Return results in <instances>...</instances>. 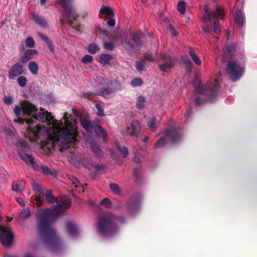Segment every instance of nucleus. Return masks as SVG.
Returning <instances> with one entry per match:
<instances>
[{
	"label": "nucleus",
	"mask_w": 257,
	"mask_h": 257,
	"mask_svg": "<svg viewBox=\"0 0 257 257\" xmlns=\"http://www.w3.org/2000/svg\"><path fill=\"white\" fill-rule=\"evenodd\" d=\"M21 107L15 106L14 113L17 117H20L21 110L28 115H32L36 120H43L46 116L47 126L41 127L40 125L35 127L29 126L28 129V137L31 142H35L42 137L49 140L53 147H58L62 152L70 147H75L77 142V128L76 122L66 121L65 125L54 119L50 113L48 111L37 112L36 106L31 103L25 101L21 103Z\"/></svg>",
	"instance_id": "obj_1"
},
{
	"label": "nucleus",
	"mask_w": 257,
	"mask_h": 257,
	"mask_svg": "<svg viewBox=\"0 0 257 257\" xmlns=\"http://www.w3.org/2000/svg\"><path fill=\"white\" fill-rule=\"evenodd\" d=\"M41 196L49 204L58 203L57 205L51 208L39 209L36 213L38 230L42 240L51 249L58 251L62 248L63 243L55 229L52 227V223L70 207L71 201L66 196L58 201L53 195L52 191L46 189L42 192Z\"/></svg>",
	"instance_id": "obj_2"
},
{
	"label": "nucleus",
	"mask_w": 257,
	"mask_h": 257,
	"mask_svg": "<svg viewBox=\"0 0 257 257\" xmlns=\"http://www.w3.org/2000/svg\"><path fill=\"white\" fill-rule=\"evenodd\" d=\"M124 220L123 216H116L111 213H106L98 220V231L105 237H112L118 230L116 224L118 222L122 223Z\"/></svg>",
	"instance_id": "obj_3"
},
{
	"label": "nucleus",
	"mask_w": 257,
	"mask_h": 257,
	"mask_svg": "<svg viewBox=\"0 0 257 257\" xmlns=\"http://www.w3.org/2000/svg\"><path fill=\"white\" fill-rule=\"evenodd\" d=\"M204 11L205 15L202 18V20L205 23L210 22L214 33L217 35L219 34L221 29L219 18L222 19L224 16V14L221 8L217 7L215 11L209 12L207 6H205Z\"/></svg>",
	"instance_id": "obj_4"
},
{
	"label": "nucleus",
	"mask_w": 257,
	"mask_h": 257,
	"mask_svg": "<svg viewBox=\"0 0 257 257\" xmlns=\"http://www.w3.org/2000/svg\"><path fill=\"white\" fill-rule=\"evenodd\" d=\"M81 126L87 132L92 131L93 129L95 133L97 135H101L103 141L106 142L107 141V134L105 131L99 125V120L98 119L94 120V123L95 126H93L89 118L85 117H81L80 120Z\"/></svg>",
	"instance_id": "obj_5"
},
{
	"label": "nucleus",
	"mask_w": 257,
	"mask_h": 257,
	"mask_svg": "<svg viewBox=\"0 0 257 257\" xmlns=\"http://www.w3.org/2000/svg\"><path fill=\"white\" fill-rule=\"evenodd\" d=\"M195 91L198 94H205L209 92L212 95L216 93L217 86L219 85V76L216 77L214 79V84H207L205 86L201 85V81L199 79H196L193 82Z\"/></svg>",
	"instance_id": "obj_6"
},
{
	"label": "nucleus",
	"mask_w": 257,
	"mask_h": 257,
	"mask_svg": "<svg viewBox=\"0 0 257 257\" xmlns=\"http://www.w3.org/2000/svg\"><path fill=\"white\" fill-rule=\"evenodd\" d=\"M165 137H161L154 145L155 148L164 147L166 144V141L170 139L172 143L178 142L181 139V134L179 129L177 128H170L164 131Z\"/></svg>",
	"instance_id": "obj_7"
},
{
	"label": "nucleus",
	"mask_w": 257,
	"mask_h": 257,
	"mask_svg": "<svg viewBox=\"0 0 257 257\" xmlns=\"http://www.w3.org/2000/svg\"><path fill=\"white\" fill-rule=\"evenodd\" d=\"M72 0H59L57 4L60 5L61 8L63 9L64 14L62 16L60 19L62 22H64L66 17L69 22L75 20L78 18V16L76 14L74 9L71 7L70 3Z\"/></svg>",
	"instance_id": "obj_8"
},
{
	"label": "nucleus",
	"mask_w": 257,
	"mask_h": 257,
	"mask_svg": "<svg viewBox=\"0 0 257 257\" xmlns=\"http://www.w3.org/2000/svg\"><path fill=\"white\" fill-rule=\"evenodd\" d=\"M0 239L3 246L10 247L14 239V234L8 225H0Z\"/></svg>",
	"instance_id": "obj_9"
},
{
	"label": "nucleus",
	"mask_w": 257,
	"mask_h": 257,
	"mask_svg": "<svg viewBox=\"0 0 257 257\" xmlns=\"http://www.w3.org/2000/svg\"><path fill=\"white\" fill-rule=\"evenodd\" d=\"M227 71L231 79L235 81L240 78L244 73V68L241 67L237 62L230 61L228 64Z\"/></svg>",
	"instance_id": "obj_10"
},
{
	"label": "nucleus",
	"mask_w": 257,
	"mask_h": 257,
	"mask_svg": "<svg viewBox=\"0 0 257 257\" xmlns=\"http://www.w3.org/2000/svg\"><path fill=\"white\" fill-rule=\"evenodd\" d=\"M110 84L113 85V87L109 86L103 87L98 92V95L105 98H109L113 97L116 91L120 90L121 89V83L117 80L111 81Z\"/></svg>",
	"instance_id": "obj_11"
},
{
	"label": "nucleus",
	"mask_w": 257,
	"mask_h": 257,
	"mask_svg": "<svg viewBox=\"0 0 257 257\" xmlns=\"http://www.w3.org/2000/svg\"><path fill=\"white\" fill-rule=\"evenodd\" d=\"M143 35L141 34H135L132 36V40L133 44H130V43L126 40L123 41L121 42L122 46L132 52H135L137 48L142 45L143 42L141 41V38Z\"/></svg>",
	"instance_id": "obj_12"
},
{
	"label": "nucleus",
	"mask_w": 257,
	"mask_h": 257,
	"mask_svg": "<svg viewBox=\"0 0 257 257\" xmlns=\"http://www.w3.org/2000/svg\"><path fill=\"white\" fill-rule=\"evenodd\" d=\"M24 73L23 67L19 62L13 65L9 71V78L13 80Z\"/></svg>",
	"instance_id": "obj_13"
},
{
	"label": "nucleus",
	"mask_w": 257,
	"mask_h": 257,
	"mask_svg": "<svg viewBox=\"0 0 257 257\" xmlns=\"http://www.w3.org/2000/svg\"><path fill=\"white\" fill-rule=\"evenodd\" d=\"M164 63L159 66L162 71H166L167 68H170L174 65V59L169 55H161Z\"/></svg>",
	"instance_id": "obj_14"
},
{
	"label": "nucleus",
	"mask_w": 257,
	"mask_h": 257,
	"mask_svg": "<svg viewBox=\"0 0 257 257\" xmlns=\"http://www.w3.org/2000/svg\"><path fill=\"white\" fill-rule=\"evenodd\" d=\"M140 125L139 122L137 120H133L130 126L127 128V133L131 136L137 137L140 131Z\"/></svg>",
	"instance_id": "obj_15"
},
{
	"label": "nucleus",
	"mask_w": 257,
	"mask_h": 257,
	"mask_svg": "<svg viewBox=\"0 0 257 257\" xmlns=\"http://www.w3.org/2000/svg\"><path fill=\"white\" fill-rule=\"evenodd\" d=\"M76 156L75 154H72L70 157V162L72 163L76 167H80L81 165L85 166V163L87 162L91 161V159L88 158H83L81 159Z\"/></svg>",
	"instance_id": "obj_16"
},
{
	"label": "nucleus",
	"mask_w": 257,
	"mask_h": 257,
	"mask_svg": "<svg viewBox=\"0 0 257 257\" xmlns=\"http://www.w3.org/2000/svg\"><path fill=\"white\" fill-rule=\"evenodd\" d=\"M25 188V182L24 180L14 181L12 184V190L17 193H21Z\"/></svg>",
	"instance_id": "obj_17"
},
{
	"label": "nucleus",
	"mask_w": 257,
	"mask_h": 257,
	"mask_svg": "<svg viewBox=\"0 0 257 257\" xmlns=\"http://www.w3.org/2000/svg\"><path fill=\"white\" fill-rule=\"evenodd\" d=\"M112 59L113 56L112 55L103 53L99 56L97 60L103 65L106 66L110 64V61Z\"/></svg>",
	"instance_id": "obj_18"
},
{
	"label": "nucleus",
	"mask_w": 257,
	"mask_h": 257,
	"mask_svg": "<svg viewBox=\"0 0 257 257\" xmlns=\"http://www.w3.org/2000/svg\"><path fill=\"white\" fill-rule=\"evenodd\" d=\"M32 18L34 20L35 22L39 25L40 27L43 28H47L48 24L47 21L42 17L39 15L33 13L32 14Z\"/></svg>",
	"instance_id": "obj_19"
},
{
	"label": "nucleus",
	"mask_w": 257,
	"mask_h": 257,
	"mask_svg": "<svg viewBox=\"0 0 257 257\" xmlns=\"http://www.w3.org/2000/svg\"><path fill=\"white\" fill-rule=\"evenodd\" d=\"M234 18L235 23L239 26L242 27L244 25L245 17L243 12L241 10H238L236 12Z\"/></svg>",
	"instance_id": "obj_20"
},
{
	"label": "nucleus",
	"mask_w": 257,
	"mask_h": 257,
	"mask_svg": "<svg viewBox=\"0 0 257 257\" xmlns=\"http://www.w3.org/2000/svg\"><path fill=\"white\" fill-rule=\"evenodd\" d=\"M66 227L69 234L72 236H76L78 234L77 228L72 221H68L66 222Z\"/></svg>",
	"instance_id": "obj_21"
},
{
	"label": "nucleus",
	"mask_w": 257,
	"mask_h": 257,
	"mask_svg": "<svg viewBox=\"0 0 257 257\" xmlns=\"http://www.w3.org/2000/svg\"><path fill=\"white\" fill-rule=\"evenodd\" d=\"M90 146L92 151L95 156L98 158H101L103 156L102 151L100 149L99 146L95 142H92L90 143Z\"/></svg>",
	"instance_id": "obj_22"
},
{
	"label": "nucleus",
	"mask_w": 257,
	"mask_h": 257,
	"mask_svg": "<svg viewBox=\"0 0 257 257\" xmlns=\"http://www.w3.org/2000/svg\"><path fill=\"white\" fill-rule=\"evenodd\" d=\"M235 50L236 45L235 43H232L229 44L223 50L224 57H226L227 56H231L235 52Z\"/></svg>",
	"instance_id": "obj_23"
},
{
	"label": "nucleus",
	"mask_w": 257,
	"mask_h": 257,
	"mask_svg": "<svg viewBox=\"0 0 257 257\" xmlns=\"http://www.w3.org/2000/svg\"><path fill=\"white\" fill-rule=\"evenodd\" d=\"M37 53V51L35 50L29 49L24 53L23 56L21 58V61L23 63H25L28 60H30L33 55H36Z\"/></svg>",
	"instance_id": "obj_24"
},
{
	"label": "nucleus",
	"mask_w": 257,
	"mask_h": 257,
	"mask_svg": "<svg viewBox=\"0 0 257 257\" xmlns=\"http://www.w3.org/2000/svg\"><path fill=\"white\" fill-rule=\"evenodd\" d=\"M38 36L44 41H45L48 45L49 48L51 50V52H53L54 51V46L52 42L49 38L48 36L43 34L40 32L38 33Z\"/></svg>",
	"instance_id": "obj_25"
},
{
	"label": "nucleus",
	"mask_w": 257,
	"mask_h": 257,
	"mask_svg": "<svg viewBox=\"0 0 257 257\" xmlns=\"http://www.w3.org/2000/svg\"><path fill=\"white\" fill-rule=\"evenodd\" d=\"M19 156L20 158L26 163H30L32 165L35 164V159L31 156L25 153H20Z\"/></svg>",
	"instance_id": "obj_26"
},
{
	"label": "nucleus",
	"mask_w": 257,
	"mask_h": 257,
	"mask_svg": "<svg viewBox=\"0 0 257 257\" xmlns=\"http://www.w3.org/2000/svg\"><path fill=\"white\" fill-rule=\"evenodd\" d=\"M158 121L155 118L152 117L148 121V126L150 130L156 132L158 127Z\"/></svg>",
	"instance_id": "obj_27"
},
{
	"label": "nucleus",
	"mask_w": 257,
	"mask_h": 257,
	"mask_svg": "<svg viewBox=\"0 0 257 257\" xmlns=\"http://www.w3.org/2000/svg\"><path fill=\"white\" fill-rule=\"evenodd\" d=\"M115 146L118 152L123 158H126L128 155V151L127 148L120 146L117 142L115 143Z\"/></svg>",
	"instance_id": "obj_28"
},
{
	"label": "nucleus",
	"mask_w": 257,
	"mask_h": 257,
	"mask_svg": "<svg viewBox=\"0 0 257 257\" xmlns=\"http://www.w3.org/2000/svg\"><path fill=\"white\" fill-rule=\"evenodd\" d=\"M95 107L97 110V115L102 117L105 116L104 109L103 107V103L101 101H96L95 104Z\"/></svg>",
	"instance_id": "obj_29"
},
{
	"label": "nucleus",
	"mask_w": 257,
	"mask_h": 257,
	"mask_svg": "<svg viewBox=\"0 0 257 257\" xmlns=\"http://www.w3.org/2000/svg\"><path fill=\"white\" fill-rule=\"evenodd\" d=\"M189 54L191 57L192 60L197 65H200L201 64V61L199 59V57L196 54L195 52L191 49L189 50Z\"/></svg>",
	"instance_id": "obj_30"
},
{
	"label": "nucleus",
	"mask_w": 257,
	"mask_h": 257,
	"mask_svg": "<svg viewBox=\"0 0 257 257\" xmlns=\"http://www.w3.org/2000/svg\"><path fill=\"white\" fill-rule=\"evenodd\" d=\"M28 67L30 71L33 75H36L38 73L39 66L36 62H30L29 64Z\"/></svg>",
	"instance_id": "obj_31"
},
{
	"label": "nucleus",
	"mask_w": 257,
	"mask_h": 257,
	"mask_svg": "<svg viewBox=\"0 0 257 257\" xmlns=\"http://www.w3.org/2000/svg\"><path fill=\"white\" fill-rule=\"evenodd\" d=\"M32 187L33 191L36 193H39L41 195L42 194V192H44L46 190V188L43 187L42 185L36 183H34L32 184Z\"/></svg>",
	"instance_id": "obj_32"
},
{
	"label": "nucleus",
	"mask_w": 257,
	"mask_h": 257,
	"mask_svg": "<svg viewBox=\"0 0 257 257\" xmlns=\"http://www.w3.org/2000/svg\"><path fill=\"white\" fill-rule=\"evenodd\" d=\"M183 60L185 65L186 70L187 72H190L192 68L193 64L187 56H185Z\"/></svg>",
	"instance_id": "obj_33"
},
{
	"label": "nucleus",
	"mask_w": 257,
	"mask_h": 257,
	"mask_svg": "<svg viewBox=\"0 0 257 257\" xmlns=\"http://www.w3.org/2000/svg\"><path fill=\"white\" fill-rule=\"evenodd\" d=\"M145 102L146 99L144 96H139L137 101V107L138 109H142L145 106Z\"/></svg>",
	"instance_id": "obj_34"
},
{
	"label": "nucleus",
	"mask_w": 257,
	"mask_h": 257,
	"mask_svg": "<svg viewBox=\"0 0 257 257\" xmlns=\"http://www.w3.org/2000/svg\"><path fill=\"white\" fill-rule=\"evenodd\" d=\"M113 10L111 8L105 7L100 9L99 11L100 14H106L107 16H110L113 15Z\"/></svg>",
	"instance_id": "obj_35"
},
{
	"label": "nucleus",
	"mask_w": 257,
	"mask_h": 257,
	"mask_svg": "<svg viewBox=\"0 0 257 257\" xmlns=\"http://www.w3.org/2000/svg\"><path fill=\"white\" fill-rule=\"evenodd\" d=\"M186 3L185 1H180L177 6L178 11L182 15H184L186 12Z\"/></svg>",
	"instance_id": "obj_36"
},
{
	"label": "nucleus",
	"mask_w": 257,
	"mask_h": 257,
	"mask_svg": "<svg viewBox=\"0 0 257 257\" xmlns=\"http://www.w3.org/2000/svg\"><path fill=\"white\" fill-rule=\"evenodd\" d=\"M98 50H99V47L96 44H91L88 47V51L90 54H94Z\"/></svg>",
	"instance_id": "obj_37"
},
{
	"label": "nucleus",
	"mask_w": 257,
	"mask_h": 257,
	"mask_svg": "<svg viewBox=\"0 0 257 257\" xmlns=\"http://www.w3.org/2000/svg\"><path fill=\"white\" fill-rule=\"evenodd\" d=\"M31 215V212L29 209L25 208L23 210L19 215L21 218L25 219L28 218Z\"/></svg>",
	"instance_id": "obj_38"
},
{
	"label": "nucleus",
	"mask_w": 257,
	"mask_h": 257,
	"mask_svg": "<svg viewBox=\"0 0 257 257\" xmlns=\"http://www.w3.org/2000/svg\"><path fill=\"white\" fill-rule=\"evenodd\" d=\"M110 189L116 194H120V189L118 185L115 183H111L109 185Z\"/></svg>",
	"instance_id": "obj_39"
},
{
	"label": "nucleus",
	"mask_w": 257,
	"mask_h": 257,
	"mask_svg": "<svg viewBox=\"0 0 257 257\" xmlns=\"http://www.w3.org/2000/svg\"><path fill=\"white\" fill-rule=\"evenodd\" d=\"M145 60H140L136 62V69L139 72H142L144 70L145 65Z\"/></svg>",
	"instance_id": "obj_40"
},
{
	"label": "nucleus",
	"mask_w": 257,
	"mask_h": 257,
	"mask_svg": "<svg viewBox=\"0 0 257 257\" xmlns=\"http://www.w3.org/2000/svg\"><path fill=\"white\" fill-rule=\"evenodd\" d=\"M17 82L21 87H24L26 85L27 79L25 76H21L17 79Z\"/></svg>",
	"instance_id": "obj_41"
},
{
	"label": "nucleus",
	"mask_w": 257,
	"mask_h": 257,
	"mask_svg": "<svg viewBox=\"0 0 257 257\" xmlns=\"http://www.w3.org/2000/svg\"><path fill=\"white\" fill-rule=\"evenodd\" d=\"M69 179L71 181V182L75 185V187H81L82 190V191L84 192L83 188L82 187L79 186V184H80V182L78 180V179L75 176H71L69 177Z\"/></svg>",
	"instance_id": "obj_42"
},
{
	"label": "nucleus",
	"mask_w": 257,
	"mask_h": 257,
	"mask_svg": "<svg viewBox=\"0 0 257 257\" xmlns=\"http://www.w3.org/2000/svg\"><path fill=\"white\" fill-rule=\"evenodd\" d=\"M25 43L27 47H33L35 45V41L34 39L31 37L27 38L25 40Z\"/></svg>",
	"instance_id": "obj_43"
},
{
	"label": "nucleus",
	"mask_w": 257,
	"mask_h": 257,
	"mask_svg": "<svg viewBox=\"0 0 257 257\" xmlns=\"http://www.w3.org/2000/svg\"><path fill=\"white\" fill-rule=\"evenodd\" d=\"M93 61V57L90 55L87 54L84 55L83 58L82 59V62L84 64H87L88 63H91Z\"/></svg>",
	"instance_id": "obj_44"
},
{
	"label": "nucleus",
	"mask_w": 257,
	"mask_h": 257,
	"mask_svg": "<svg viewBox=\"0 0 257 257\" xmlns=\"http://www.w3.org/2000/svg\"><path fill=\"white\" fill-rule=\"evenodd\" d=\"M143 84V81L141 78H136L131 81V85L133 86H141Z\"/></svg>",
	"instance_id": "obj_45"
},
{
	"label": "nucleus",
	"mask_w": 257,
	"mask_h": 257,
	"mask_svg": "<svg viewBox=\"0 0 257 257\" xmlns=\"http://www.w3.org/2000/svg\"><path fill=\"white\" fill-rule=\"evenodd\" d=\"M103 46L105 49L112 50L114 47V44L110 42H104Z\"/></svg>",
	"instance_id": "obj_46"
},
{
	"label": "nucleus",
	"mask_w": 257,
	"mask_h": 257,
	"mask_svg": "<svg viewBox=\"0 0 257 257\" xmlns=\"http://www.w3.org/2000/svg\"><path fill=\"white\" fill-rule=\"evenodd\" d=\"M101 205H103L106 208H109L111 207V202L107 198H104L100 202Z\"/></svg>",
	"instance_id": "obj_47"
},
{
	"label": "nucleus",
	"mask_w": 257,
	"mask_h": 257,
	"mask_svg": "<svg viewBox=\"0 0 257 257\" xmlns=\"http://www.w3.org/2000/svg\"><path fill=\"white\" fill-rule=\"evenodd\" d=\"M14 99L12 96H5L4 98V101L7 105L12 104L13 102Z\"/></svg>",
	"instance_id": "obj_48"
},
{
	"label": "nucleus",
	"mask_w": 257,
	"mask_h": 257,
	"mask_svg": "<svg viewBox=\"0 0 257 257\" xmlns=\"http://www.w3.org/2000/svg\"><path fill=\"white\" fill-rule=\"evenodd\" d=\"M167 28L170 31L173 37H176L177 36L178 33L172 25L169 24L167 27Z\"/></svg>",
	"instance_id": "obj_49"
},
{
	"label": "nucleus",
	"mask_w": 257,
	"mask_h": 257,
	"mask_svg": "<svg viewBox=\"0 0 257 257\" xmlns=\"http://www.w3.org/2000/svg\"><path fill=\"white\" fill-rule=\"evenodd\" d=\"M18 145L20 147L25 148H27L28 146L27 142L24 139L19 140L18 142Z\"/></svg>",
	"instance_id": "obj_50"
},
{
	"label": "nucleus",
	"mask_w": 257,
	"mask_h": 257,
	"mask_svg": "<svg viewBox=\"0 0 257 257\" xmlns=\"http://www.w3.org/2000/svg\"><path fill=\"white\" fill-rule=\"evenodd\" d=\"M203 30L204 33L206 34H210L211 33V29L209 27V26L207 24L203 26Z\"/></svg>",
	"instance_id": "obj_51"
},
{
	"label": "nucleus",
	"mask_w": 257,
	"mask_h": 257,
	"mask_svg": "<svg viewBox=\"0 0 257 257\" xmlns=\"http://www.w3.org/2000/svg\"><path fill=\"white\" fill-rule=\"evenodd\" d=\"M41 168L42 173L44 174H48L51 173V172L49 171V169L47 167L44 166H42L41 167Z\"/></svg>",
	"instance_id": "obj_52"
},
{
	"label": "nucleus",
	"mask_w": 257,
	"mask_h": 257,
	"mask_svg": "<svg viewBox=\"0 0 257 257\" xmlns=\"http://www.w3.org/2000/svg\"><path fill=\"white\" fill-rule=\"evenodd\" d=\"M153 55L152 54H148L145 55L144 60H145L146 62V61H153Z\"/></svg>",
	"instance_id": "obj_53"
},
{
	"label": "nucleus",
	"mask_w": 257,
	"mask_h": 257,
	"mask_svg": "<svg viewBox=\"0 0 257 257\" xmlns=\"http://www.w3.org/2000/svg\"><path fill=\"white\" fill-rule=\"evenodd\" d=\"M204 101L202 100L200 98H196L195 100V102L197 105H200L203 104Z\"/></svg>",
	"instance_id": "obj_54"
},
{
	"label": "nucleus",
	"mask_w": 257,
	"mask_h": 257,
	"mask_svg": "<svg viewBox=\"0 0 257 257\" xmlns=\"http://www.w3.org/2000/svg\"><path fill=\"white\" fill-rule=\"evenodd\" d=\"M17 202L22 206H25V202L22 198H17L16 199Z\"/></svg>",
	"instance_id": "obj_55"
},
{
	"label": "nucleus",
	"mask_w": 257,
	"mask_h": 257,
	"mask_svg": "<svg viewBox=\"0 0 257 257\" xmlns=\"http://www.w3.org/2000/svg\"><path fill=\"white\" fill-rule=\"evenodd\" d=\"M107 24L109 26H111V27H113L115 25V20L113 19H110V20H109L107 22Z\"/></svg>",
	"instance_id": "obj_56"
},
{
	"label": "nucleus",
	"mask_w": 257,
	"mask_h": 257,
	"mask_svg": "<svg viewBox=\"0 0 257 257\" xmlns=\"http://www.w3.org/2000/svg\"><path fill=\"white\" fill-rule=\"evenodd\" d=\"M192 113V109H188L186 113H185V117L186 119H188L191 115Z\"/></svg>",
	"instance_id": "obj_57"
},
{
	"label": "nucleus",
	"mask_w": 257,
	"mask_h": 257,
	"mask_svg": "<svg viewBox=\"0 0 257 257\" xmlns=\"http://www.w3.org/2000/svg\"><path fill=\"white\" fill-rule=\"evenodd\" d=\"M35 200H36V203H37V206H41L42 204V200L40 199V197H36L35 198Z\"/></svg>",
	"instance_id": "obj_58"
},
{
	"label": "nucleus",
	"mask_w": 257,
	"mask_h": 257,
	"mask_svg": "<svg viewBox=\"0 0 257 257\" xmlns=\"http://www.w3.org/2000/svg\"><path fill=\"white\" fill-rule=\"evenodd\" d=\"M72 112L75 115H76L77 116L79 117L81 116V114L80 112H79L76 108H73Z\"/></svg>",
	"instance_id": "obj_59"
},
{
	"label": "nucleus",
	"mask_w": 257,
	"mask_h": 257,
	"mask_svg": "<svg viewBox=\"0 0 257 257\" xmlns=\"http://www.w3.org/2000/svg\"><path fill=\"white\" fill-rule=\"evenodd\" d=\"M90 94L88 92H83L81 94L82 97H84L85 98H88L89 97Z\"/></svg>",
	"instance_id": "obj_60"
},
{
	"label": "nucleus",
	"mask_w": 257,
	"mask_h": 257,
	"mask_svg": "<svg viewBox=\"0 0 257 257\" xmlns=\"http://www.w3.org/2000/svg\"><path fill=\"white\" fill-rule=\"evenodd\" d=\"M149 137H148V136H146V137H144V138L143 139V141L144 142H147L149 140Z\"/></svg>",
	"instance_id": "obj_61"
},
{
	"label": "nucleus",
	"mask_w": 257,
	"mask_h": 257,
	"mask_svg": "<svg viewBox=\"0 0 257 257\" xmlns=\"http://www.w3.org/2000/svg\"><path fill=\"white\" fill-rule=\"evenodd\" d=\"M47 1V0H40L41 5H44L46 3Z\"/></svg>",
	"instance_id": "obj_62"
},
{
	"label": "nucleus",
	"mask_w": 257,
	"mask_h": 257,
	"mask_svg": "<svg viewBox=\"0 0 257 257\" xmlns=\"http://www.w3.org/2000/svg\"><path fill=\"white\" fill-rule=\"evenodd\" d=\"M26 123H27V124H29V125L31 124H33V122H32V121L29 119L26 120Z\"/></svg>",
	"instance_id": "obj_63"
},
{
	"label": "nucleus",
	"mask_w": 257,
	"mask_h": 257,
	"mask_svg": "<svg viewBox=\"0 0 257 257\" xmlns=\"http://www.w3.org/2000/svg\"><path fill=\"white\" fill-rule=\"evenodd\" d=\"M4 257H16V256L12 255L11 254H6L5 255Z\"/></svg>",
	"instance_id": "obj_64"
}]
</instances>
